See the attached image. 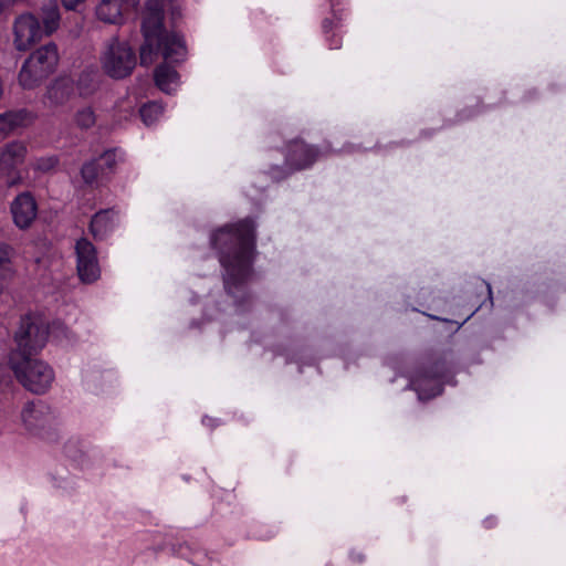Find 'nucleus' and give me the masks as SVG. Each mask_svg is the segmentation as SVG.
<instances>
[{"label":"nucleus","mask_w":566,"mask_h":566,"mask_svg":"<svg viewBox=\"0 0 566 566\" xmlns=\"http://www.w3.org/2000/svg\"><path fill=\"white\" fill-rule=\"evenodd\" d=\"M164 22V0H147L143 19L145 42L140 48V63L153 64L160 54L164 63L155 71V83L160 91L171 94L180 85L178 72L170 65L186 60L187 48L184 38L177 32H167Z\"/></svg>","instance_id":"nucleus-1"},{"label":"nucleus","mask_w":566,"mask_h":566,"mask_svg":"<svg viewBox=\"0 0 566 566\" xmlns=\"http://www.w3.org/2000/svg\"><path fill=\"white\" fill-rule=\"evenodd\" d=\"M254 242L255 224L249 218L221 228L211 237V244L219 250L220 263L224 269V287L238 307L249 298L245 283L251 276Z\"/></svg>","instance_id":"nucleus-2"},{"label":"nucleus","mask_w":566,"mask_h":566,"mask_svg":"<svg viewBox=\"0 0 566 566\" xmlns=\"http://www.w3.org/2000/svg\"><path fill=\"white\" fill-rule=\"evenodd\" d=\"M56 329L62 333L66 332V328L60 323H54L50 328L41 315H24L21 317L19 328L14 334L17 350L11 354H17V357H28L36 354L45 346L50 334L55 337Z\"/></svg>","instance_id":"nucleus-3"},{"label":"nucleus","mask_w":566,"mask_h":566,"mask_svg":"<svg viewBox=\"0 0 566 566\" xmlns=\"http://www.w3.org/2000/svg\"><path fill=\"white\" fill-rule=\"evenodd\" d=\"M59 51L54 43H48L33 51L23 62L18 82L23 90L38 87L56 69Z\"/></svg>","instance_id":"nucleus-4"},{"label":"nucleus","mask_w":566,"mask_h":566,"mask_svg":"<svg viewBox=\"0 0 566 566\" xmlns=\"http://www.w3.org/2000/svg\"><path fill=\"white\" fill-rule=\"evenodd\" d=\"M9 364L19 382L33 394H44L54 380L53 369L42 360L10 354Z\"/></svg>","instance_id":"nucleus-5"},{"label":"nucleus","mask_w":566,"mask_h":566,"mask_svg":"<svg viewBox=\"0 0 566 566\" xmlns=\"http://www.w3.org/2000/svg\"><path fill=\"white\" fill-rule=\"evenodd\" d=\"M136 56L133 49L125 42L113 39L103 56L102 65L106 74L114 78L129 75L135 67Z\"/></svg>","instance_id":"nucleus-6"},{"label":"nucleus","mask_w":566,"mask_h":566,"mask_svg":"<svg viewBox=\"0 0 566 566\" xmlns=\"http://www.w3.org/2000/svg\"><path fill=\"white\" fill-rule=\"evenodd\" d=\"M27 154V145L19 140L7 143L0 148V177L7 179L8 186L21 182L19 167L24 163Z\"/></svg>","instance_id":"nucleus-7"},{"label":"nucleus","mask_w":566,"mask_h":566,"mask_svg":"<svg viewBox=\"0 0 566 566\" xmlns=\"http://www.w3.org/2000/svg\"><path fill=\"white\" fill-rule=\"evenodd\" d=\"M13 31V43L19 51H27L43 35L39 20L31 13L19 15L14 21Z\"/></svg>","instance_id":"nucleus-8"},{"label":"nucleus","mask_w":566,"mask_h":566,"mask_svg":"<svg viewBox=\"0 0 566 566\" xmlns=\"http://www.w3.org/2000/svg\"><path fill=\"white\" fill-rule=\"evenodd\" d=\"M77 256V273L85 283L96 281L101 275L96 250L87 239H80L75 245Z\"/></svg>","instance_id":"nucleus-9"},{"label":"nucleus","mask_w":566,"mask_h":566,"mask_svg":"<svg viewBox=\"0 0 566 566\" xmlns=\"http://www.w3.org/2000/svg\"><path fill=\"white\" fill-rule=\"evenodd\" d=\"M138 0H101L95 9L98 20L108 24H120L125 17L136 10Z\"/></svg>","instance_id":"nucleus-10"},{"label":"nucleus","mask_w":566,"mask_h":566,"mask_svg":"<svg viewBox=\"0 0 566 566\" xmlns=\"http://www.w3.org/2000/svg\"><path fill=\"white\" fill-rule=\"evenodd\" d=\"M54 412L51 407L41 400L27 403L21 411V421L30 432H35L51 424Z\"/></svg>","instance_id":"nucleus-11"},{"label":"nucleus","mask_w":566,"mask_h":566,"mask_svg":"<svg viewBox=\"0 0 566 566\" xmlns=\"http://www.w3.org/2000/svg\"><path fill=\"white\" fill-rule=\"evenodd\" d=\"M409 387L417 392L419 400H428L440 395L442 392V381L439 367H436L434 373H417L411 378Z\"/></svg>","instance_id":"nucleus-12"},{"label":"nucleus","mask_w":566,"mask_h":566,"mask_svg":"<svg viewBox=\"0 0 566 566\" xmlns=\"http://www.w3.org/2000/svg\"><path fill=\"white\" fill-rule=\"evenodd\" d=\"M11 213L14 224L20 229L31 226L38 213V206L30 192H22L12 201Z\"/></svg>","instance_id":"nucleus-13"},{"label":"nucleus","mask_w":566,"mask_h":566,"mask_svg":"<svg viewBox=\"0 0 566 566\" xmlns=\"http://www.w3.org/2000/svg\"><path fill=\"white\" fill-rule=\"evenodd\" d=\"M318 157L317 149L301 140H294L287 147L286 165L291 170H300L311 166Z\"/></svg>","instance_id":"nucleus-14"},{"label":"nucleus","mask_w":566,"mask_h":566,"mask_svg":"<svg viewBox=\"0 0 566 566\" xmlns=\"http://www.w3.org/2000/svg\"><path fill=\"white\" fill-rule=\"evenodd\" d=\"M75 95V83L70 76H60L46 90L50 104L59 106L69 102Z\"/></svg>","instance_id":"nucleus-15"},{"label":"nucleus","mask_w":566,"mask_h":566,"mask_svg":"<svg viewBox=\"0 0 566 566\" xmlns=\"http://www.w3.org/2000/svg\"><path fill=\"white\" fill-rule=\"evenodd\" d=\"M117 222L118 217L115 210H102L95 213V216L91 220V233L93 234L94 239L103 240L109 233L113 232V230L117 226Z\"/></svg>","instance_id":"nucleus-16"},{"label":"nucleus","mask_w":566,"mask_h":566,"mask_svg":"<svg viewBox=\"0 0 566 566\" xmlns=\"http://www.w3.org/2000/svg\"><path fill=\"white\" fill-rule=\"evenodd\" d=\"M29 113L25 109L9 111L0 114V134L8 135L14 129L25 125Z\"/></svg>","instance_id":"nucleus-17"},{"label":"nucleus","mask_w":566,"mask_h":566,"mask_svg":"<svg viewBox=\"0 0 566 566\" xmlns=\"http://www.w3.org/2000/svg\"><path fill=\"white\" fill-rule=\"evenodd\" d=\"M42 23H43V34L51 35L54 33L60 27V9L59 4L55 0L50 1L49 3L42 7Z\"/></svg>","instance_id":"nucleus-18"},{"label":"nucleus","mask_w":566,"mask_h":566,"mask_svg":"<svg viewBox=\"0 0 566 566\" xmlns=\"http://www.w3.org/2000/svg\"><path fill=\"white\" fill-rule=\"evenodd\" d=\"M83 181L91 187H97L106 177L105 169L96 159L87 161L81 169Z\"/></svg>","instance_id":"nucleus-19"},{"label":"nucleus","mask_w":566,"mask_h":566,"mask_svg":"<svg viewBox=\"0 0 566 566\" xmlns=\"http://www.w3.org/2000/svg\"><path fill=\"white\" fill-rule=\"evenodd\" d=\"M14 275L9 249L0 244V293L8 286Z\"/></svg>","instance_id":"nucleus-20"},{"label":"nucleus","mask_w":566,"mask_h":566,"mask_svg":"<svg viewBox=\"0 0 566 566\" xmlns=\"http://www.w3.org/2000/svg\"><path fill=\"white\" fill-rule=\"evenodd\" d=\"M96 90V73L93 71L83 72L75 83V93L81 97H87Z\"/></svg>","instance_id":"nucleus-21"},{"label":"nucleus","mask_w":566,"mask_h":566,"mask_svg":"<svg viewBox=\"0 0 566 566\" xmlns=\"http://www.w3.org/2000/svg\"><path fill=\"white\" fill-rule=\"evenodd\" d=\"M163 112L164 107L157 102H149L139 111L142 120L147 126L153 125L163 115Z\"/></svg>","instance_id":"nucleus-22"},{"label":"nucleus","mask_w":566,"mask_h":566,"mask_svg":"<svg viewBox=\"0 0 566 566\" xmlns=\"http://www.w3.org/2000/svg\"><path fill=\"white\" fill-rule=\"evenodd\" d=\"M74 122L81 129H88L96 123V115L92 107L85 106L76 111Z\"/></svg>","instance_id":"nucleus-23"},{"label":"nucleus","mask_w":566,"mask_h":566,"mask_svg":"<svg viewBox=\"0 0 566 566\" xmlns=\"http://www.w3.org/2000/svg\"><path fill=\"white\" fill-rule=\"evenodd\" d=\"M117 151L115 149L105 150L96 160L105 169L106 177L112 172L117 161Z\"/></svg>","instance_id":"nucleus-24"},{"label":"nucleus","mask_w":566,"mask_h":566,"mask_svg":"<svg viewBox=\"0 0 566 566\" xmlns=\"http://www.w3.org/2000/svg\"><path fill=\"white\" fill-rule=\"evenodd\" d=\"M59 164V159L56 156H46L35 159L32 163V167L34 170L40 172H48L56 167Z\"/></svg>","instance_id":"nucleus-25"},{"label":"nucleus","mask_w":566,"mask_h":566,"mask_svg":"<svg viewBox=\"0 0 566 566\" xmlns=\"http://www.w3.org/2000/svg\"><path fill=\"white\" fill-rule=\"evenodd\" d=\"M12 382L11 375L8 367L0 365V388L8 387Z\"/></svg>","instance_id":"nucleus-26"},{"label":"nucleus","mask_w":566,"mask_h":566,"mask_svg":"<svg viewBox=\"0 0 566 566\" xmlns=\"http://www.w3.org/2000/svg\"><path fill=\"white\" fill-rule=\"evenodd\" d=\"M29 0H0V14L13 6L22 4Z\"/></svg>","instance_id":"nucleus-27"},{"label":"nucleus","mask_w":566,"mask_h":566,"mask_svg":"<svg viewBox=\"0 0 566 566\" xmlns=\"http://www.w3.org/2000/svg\"><path fill=\"white\" fill-rule=\"evenodd\" d=\"M85 0H62L63 6L67 10H74L78 4L83 3Z\"/></svg>","instance_id":"nucleus-28"},{"label":"nucleus","mask_w":566,"mask_h":566,"mask_svg":"<svg viewBox=\"0 0 566 566\" xmlns=\"http://www.w3.org/2000/svg\"><path fill=\"white\" fill-rule=\"evenodd\" d=\"M340 46V39L333 35V38L329 40V48L331 49H338Z\"/></svg>","instance_id":"nucleus-29"},{"label":"nucleus","mask_w":566,"mask_h":566,"mask_svg":"<svg viewBox=\"0 0 566 566\" xmlns=\"http://www.w3.org/2000/svg\"><path fill=\"white\" fill-rule=\"evenodd\" d=\"M214 422H216V420L212 419V418H209V417H203L202 418V423L205 426L214 427V426H217V423H214Z\"/></svg>","instance_id":"nucleus-30"},{"label":"nucleus","mask_w":566,"mask_h":566,"mask_svg":"<svg viewBox=\"0 0 566 566\" xmlns=\"http://www.w3.org/2000/svg\"><path fill=\"white\" fill-rule=\"evenodd\" d=\"M323 30H324V32H326V33H327V32H329V31L332 30V21H331V20L325 19V20L323 21Z\"/></svg>","instance_id":"nucleus-31"},{"label":"nucleus","mask_w":566,"mask_h":566,"mask_svg":"<svg viewBox=\"0 0 566 566\" xmlns=\"http://www.w3.org/2000/svg\"><path fill=\"white\" fill-rule=\"evenodd\" d=\"M484 524L486 525V527H491V526H492V524H493L492 518H486V520L484 521Z\"/></svg>","instance_id":"nucleus-32"},{"label":"nucleus","mask_w":566,"mask_h":566,"mask_svg":"<svg viewBox=\"0 0 566 566\" xmlns=\"http://www.w3.org/2000/svg\"><path fill=\"white\" fill-rule=\"evenodd\" d=\"M486 290H488L489 297L492 301V290H491L490 284H486Z\"/></svg>","instance_id":"nucleus-33"},{"label":"nucleus","mask_w":566,"mask_h":566,"mask_svg":"<svg viewBox=\"0 0 566 566\" xmlns=\"http://www.w3.org/2000/svg\"><path fill=\"white\" fill-rule=\"evenodd\" d=\"M335 6H336V4H335L334 0H332V4H331V7H332V10H333V11H335Z\"/></svg>","instance_id":"nucleus-34"}]
</instances>
